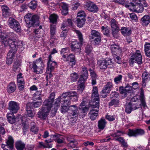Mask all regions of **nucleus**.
Returning a JSON list of instances; mask_svg holds the SVG:
<instances>
[{"label":"nucleus","instance_id":"f257e3e1","mask_svg":"<svg viewBox=\"0 0 150 150\" xmlns=\"http://www.w3.org/2000/svg\"><path fill=\"white\" fill-rule=\"evenodd\" d=\"M55 96V93L54 92L52 93L48 98L44 101L42 109L38 112V118L43 119L46 118L52 107Z\"/></svg>","mask_w":150,"mask_h":150},{"label":"nucleus","instance_id":"f03ea898","mask_svg":"<svg viewBox=\"0 0 150 150\" xmlns=\"http://www.w3.org/2000/svg\"><path fill=\"white\" fill-rule=\"evenodd\" d=\"M75 31L79 38V42L77 40L72 42L70 47L72 51L75 53L79 54L81 52V47L83 41V36L80 31L76 30Z\"/></svg>","mask_w":150,"mask_h":150},{"label":"nucleus","instance_id":"7ed1b4c3","mask_svg":"<svg viewBox=\"0 0 150 150\" xmlns=\"http://www.w3.org/2000/svg\"><path fill=\"white\" fill-rule=\"evenodd\" d=\"M73 93H75L73 91L64 92L60 96L56 99V101L53 105L54 108L51 110V114L54 116L56 114L57 110L60 107V103L64 101V100L67 97L70 98V96Z\"/></svg>","mask_w":150,"mask_h":150},{"label":"nucleus","instance_id":"20e7f679","mask_svg":"<svg viewBox=\"0 0 150 150\" xmlns=\"http://www.w3.org/2000/svg\"><path fill=\"white\" fill-rule=\"evenodd\" d=\"M39 16L37 15H32L31 13L26 14L24 16L25 21L27 27H35L39 26Z\"/></svg>","mask_w":150,"mask_h":150},{"label":"nucleus","instance_id":"39448f33","mask_svg":"<svg viewBox=\"0 0 150 150\" xmlns=\"http://www.w3.org/2000/svg\"><path fill=\"white\" fill-rule=\"evenodd\" d=\"M0 38L3 40L2 44H4V47H6V45H8L11 48L9 51H11L12 52L16 53L17 50V41L16 39H9L7 41V38L6 35H0Z\"/></svg>","mask_w":150,"mask_h":150},{"label":"nucleus","instance_id":"423d86ee","mask_svg":"<svg viewBox=\"0 0 150 150\" xmlns=\"http://www.w3.org/2000/svg\"><path fill=\"white\" fill-rule=\"evenodd\" d=\"M142 55L139 50H136V52H133L131 53V57L129 60L130 65H133L134 63L141 64L142 63Z\"/></svg>","mask_w":150,"mask_h":150},{"label":"nucleus","instance_id":"0eeeda50","mask_svg":"<svg viewBox=\"0 0 150 150\" xmlns=\"http://www.w3.org/2000/svg\"><path fill=\"white\" fill-rule=\"evenodd\" d=\"M89 40L90 42L95 45L99 44L101 40L100 33L95 30H92L89 36Z\"/></svg>","mask_w":150,"mask_h":150},{"label":"nucleus","instance_id":"6e6552de","mask_svg":"<svg viewBox=\"0 0 150 150\" xmlns=\"http://www.w3.org/2000/svg\"><path fill=\"white\" fill-rule=\"evenodd\" d=\"M113 64L111 59L106 58L105 59H100L97 61V64L100 70L102 71H104L108 66Z\"/></svg>","mask_w":150,"mask_h":150},{"label":"nucleus","instance_id":"1a4fd4ad","mask_svg":"<svg viewBox=\"0 0 150 150\" xmlns=\"http://www.w3.org/2000/svg\"><path fill=\"white\" fill-rule=\"evenodd\" d=\"M93 109L90 110L88 116L92 120H94L98 117L99 104H90Z\"/></svg>","mask_w":150,"mask_h":150},{"label":"nucleus","instance_id":"9d476101","mask_svg":"<svg viewBox=\"0 0 150 150\" xmlns=\"http://www.w3.org/2000/svg\"><path fill=\"white\" fill-rule=\"evenodd\" d=\"M8 24L10 28L17 32H20L21 30L19 23L16 20L13 18H9Z\"/></svg>","mask_w":150,"mask_h":150},{"label":"nucleus","instance_id":"9b49d317","mask_svg":"<svg viewBox=\"0 0 150 150\" xmlns=\"http://www.w3.org/2000/svg\"><path fill=\"white\" fill-rule=\"evenodd\" d=\"M145 131L144 129L141 128L128 129L127 135L129 137H137L138 136H142L144 134Z\"/></svg>","mask_w":150,"mask_h":150},{"label":"nucleus","instance_id":"f8f14e48","mask_svg":"<svg viewBox=\"0 0 150 150\" xmlns=\"http://www.w3.org/2000/svg\"><path fill=\"white\" fill-rule=\"evenodd\" d=\"M113 88V85L112 82H107L100 93L101 97L103 98L106 97Z\"/></svg>","mask_w":150,"mask_h":150},{"label":"nucleus","instance_id":"ddd939ff","mask_svg":"<svg viewBox=\"0 0 150 150\" xmlns=\"http://www.w3.org/2000/svg\"><path fill=\"white\" fill-rule=\"evenodd\" d=\"M91 99L90 104H99V96L98 92L97 87L94 86L93 87L92 92Z\"/></svg>","mask_w":150,"mask_h":150},{"label":"nucleus","instance_id":"4468645a","mask_svg":"<svg viewBox=\"0 0 150 150\" xmlns=\"http://www.w3.org/2000/svg\"><path fill=\"white\" fill-rule=\"evenodd\" d=\"M143 3H137V4L133 3L131 2L129 4H126L125 7L127 8L133 7V10L134 12L139 13H142L144 9L143 6L144 7V6Z\"/></svg>","mask_w":150,"mask_h":150},{"label":"nucleus","instance_id":"2eb2a0df","mask_svg":"<svg viewBox=\"0 0 150 150\" xmlns=\"http://www.w3.org/2000/svg\"><path fill=\"white\" fill-rule=\"evenodd\" d=\"M42 63V58H39L33 62L32 68L34 72L37 74L42 73V67L38 65L39 63Z\"/></svg>","mask_w":150,"mask_h":150},{"label":"nucleus","instance_id":"dca6fc26","mask_svg":"<svg viewBox=\"0 0 150 150\" xmlns=\"http://www.w3.org/2000/svg\"><path fill=\"white\" fill-rule=\"evenodd\" d=\"M85 6L87 9L90 12L96 13L99 11V8L98 6L92 2L86 1Z\"/></svg>","mask_w":150,"mask_h":150},{"label":"nucleus","instance_id":"f3484780","mask_svg":"<svg viewBox=\"0 0 150 150\" xmlns=\"http://www.w3.org/2000/svg\"><path fill=\"white\" fill-rule=\"evenodd\" d=\"M8 105V109L13 113H16L20 109L19 104L16 102L10 101Z\"/></svg>","mask_w":150,"mask_h":150},{"label":"nucleus","instance_id":"a211bd4d","mask_svg":"<svg viewBox=\"0 0 150 150\" xmlns=\"http://www.w3.org/2000/svg\"><path fill=\"white\" fill-rule=\"evenodd\" d=\"M132 90L131 86H129L127 85L125 87L121 86L119 87V92L122 97L125 98L127 96L128 93L131 92Z\"/></svg>","mask_w":150,"mask_h":150},{"label":"nucleus","instance_id":"6ab92c4d","mask_svg":"<svg viewBox=\"0 0 150 150\" xmlns=\"http://www.w3.org/2000/svg\"><path fill=\"white\" fill-rule=\"evenodd\" d=\"M142 85L143 87L144 88L146 86V83L150 80V74L146 70L142 73Z\"/></svg>","mask_w":150,"mask_h":150},{"label":"nucleus","instance_id":"aec40b11","mask_svg":"<svg viewBox=\"0 0 150 150\" xmlns=\"http://www.w3.org/2000/svg\"><path fill=\"white\" fill-rule=\"evenodd\" d=\"M69 116H74L75 117H78L79 110L76 105H71L70 106Z\"/></svg>","mask_w":150,"mask_h":150},{"label":"nucleus","instance_id":"412c9836","mask_svg":"<svg viewBox=\"0 0 150 150\" xmlns=\"http://www.w3.org/2000/svg\"><path fill=\"white\" fill-rule=\"evenodd\" d=\"M39 28L34 29V32L35 34V37L39 38L44 36V31L41 25L38 26Z\"/></svg>","mask_w":150,"mask_h":150},{"label":"nucleus","instance_id":"4be33fe9","mask_svg":"<svg viewBox=\"0 0 150 150\" xmlns=\"http://www.w3.org/2000/svg\"><path fill=\"white\" fill-rule=\"evenodd\" d=\"M140 23L144 27L147 26L150 23V16L146 15L141 18Z\"/></svg>","mask_w":150,"mask_h":150},{"label":"nucleus","instance_id":"5701e85b","mask_svg":"<svg viewBox=\"0 0 150 150\" xmlns=\"http://www.w3.org/2000/svg\"><path fill=\"white\" fill-rule=\"evenodd\" d=\"M14 140L13 137L10 135H8V139H6V144H2L1 148H4L5 146L14 147Z\"/></svg>","mask_w":150,"mask_h":150},{"label":"nucleus","instance_id":"b1692460","mask_svg":"<svg viewBox=\"0 0 150 150\" xmlns=\"http://www.w3.org/2000/svg\"><path fill=\"white\" fill-rule=\"evenodd\" d=\"M87 69L85 67H83L82 69L81 74L79 78V81H86L88 78V76Z\"/></svg>","mask_w":150,"mask_h":150},{"label":"nucleus","instance_id":"393cba45","mask_svg":"<svg viewBox=\"0 0 150 150\" xmlns=\"http://www.w3.org/2000/svg\"><path fill=\"white\" fill-rule=\"evenodd\" d=\"M59 8L61 10L62 15H66L68 12V6L64 3H61L59 4Z\"/></svg>","mask_w":150,"mask_h":150},{"label":"nucleus","instance_id":"a878e982","mask_svg":"<svg viewBox=\"0 0 150 150\" xmlns=\"http://www.w3.org/2000/svg\"><path fill=\"white\" fill-rule=\"evenodd\" d=\"M57 67V63L55 61L47 63V71L52 72Z\"/></svg>","mask_w":150,"mask_h":150},{"label":"nucleus","instance_id":"bb28decb","mask_svg":"<svg viewBox=\"0 0 150 150\" xmlns=\"http://www.w3.org/2000/svg\"><path fill=\"white\" fill-rule=\"evenodd\" d=\"M16 89V86L14 82H10L7 87V91L10 93L14 92Z\"/></svg>","mask_w":150,"mask_h":150},{"label":"nucleus","instance_id":"cd10ccee","mask_svg":"<svg viewBox=\"0 0 150 150\" xmlns=\"http://www.w3.org/2000/svg\"><path fill=\"white\" fill-rule=\"evenodd\" d=\"M120 31L122 35L125 37L130 36L132 33L131 29L127 27H122L120 29Z\"/></svg>","mask_w":150,"mask_h":150},{"label":"nucleus","instance_id":"c85d7f7f","mask_svg":"<svg viewBox=\"0 0 150 150\" xmlns=\"http://www.w3.org/2000/svg\"><path fill=\"white\" fill-rule=\"evenodd\" d=\"M110 50L112 55H115L118 52H120L121 50L119 46L116 44L112 45L110 46Z\"/></svg>","mask_w":150,"mask_h":150},{"label":"nucleus","instance_id":"c756f323","mask_svg":"<svg viewBox=\"0 0 150 150\" xmlns=\"http://www.w3.org/2000/svg\"><path fill=\"white\" fill-rule=\"evenodd\" d=\"M16 53L12 52L11 51H9L8 53L6 59V63L7 64L10 65L13 62V57Z\"/></svg>","mask_w":150,"mask_h":150},{"label":"nucleus","instance_id":"7c9ffc66","mask_svg":"<svg viewBox=\"0 0 150 150\" xmlns=\"http://www.w3.org/2000/svg\"><path fill=\"white\" fill-rule=\"evenodd\" d=\"M22 117L21 115H19L17 117H15L12 115V116H8L7 119L8 121L10 123L13 124L16 122L18 121L20 119H21Z\"/></svg>","mask_w":150,"mask_h":150},{"label":"nucleus","instance_id":"2f4dec72","mask_svg":"<svg viewBox=\"0 0 150 150\" xmlns=\"http://www.w3.org/2000/svg\"><path fill=\"white\" fill-rule=\"evenodd\" d=\"M2 15L4 17H8L11 13L10 9L6 6L3 5L1 7Z\"/></svg>","mask_w":150,"mask_h":150},{"label":"nucleus","instance_id":"473e14b6","mask_svg":"<svg viewBox=\"0 0 150 150\" xmlns=\"http://www.w3.org/2000/svg\"><path fill=\"white\" fill-rule=\"evenodd\" d=\"M98 127L99 129L100 130H103L106 126L107 122L104 119L101 118L98 121Z\"/></svg>","mask_w":150,"mask_h":150},{"label":"nucleus","instance_id":"72a5a7b5","mask_svg":"<svg viewBox=\"0 0 150 150\" xmlns=\"http://www.w3.org/2000/svg\"><path fill=\"white\" fill-rule=\"evenodd\" d=\"M120 104V99L119 98H115L112 99L109 103L108 105L110 106H114L115 107L119 106Z\"/></svg>","mask_w":150,"mask_h":150},{"label":"nucleus","instance_id":"f704fd0d","mask_svg":"<svg viewBox=\"0 0 150 150\" xmlns=\"http://www.w3.org/2000/svg\"><path fill=\"white\" fill-rule=\"evenodd\" d=\"M66 26L65 25H62L61 27L62 31L61 33L60 37L62 40H64L67 35L68 30L67 28H65Z\"/></svg>","mask_w":150,"mask_h":150},{"label":"nucleus","instance_id":"c9c22d12","mask_svg":"<svg viewBox=\"0 0 150 150\" xmlns=\"http://www.w3.org/2000/svg\"><path fill=\"white\" fill-rule=\"evenodd\" d=\"M25 146V144L21 141H17L15 144V147L17 150H24Z\"/></svg>","mask_w":150,"mask_h":150},{"label":"nucleus","instance_id":"e433bc0d","mask_svg":"<svg viewBox=\"0 0 150 150\" xmlns=\"http://www.w3.org/2000/svg\"><path fill=\"white\" fill-rule=\"evenodd\" d=\"M56 25H51L50 27V38L54 40H57L55 35L56 33Z\"/></svg>","mask_w":150,"mask_h":150},{"label":"nucleus","instance_id":"4c0bfd02","mask_svg":"<svg viewBox=\"0 0 150 150\" xmlns=\"http://www.w3.org/2000/svg\"><path fill=\"white\" fill-rule=\"evenodd\" d=\"M65 59H66V61H70V62L71 63V64L72 65L75 64L76 60L74 54H71L67 55L66 58Z\"/></svg>","mask_w":150,"mask_h":150},{"label":"nucleus","instance_id":"58836bf2","mask_svg":"<svg viewBox=\"0 0 150 150\" xmlns=\"http://www.w3.org/2000/svg\"><path fill=\"white\" fill-rule=\"evenodd\" d=\"M144 47L145 54L147 57H150V43L146 42Z\"/></svg>","mask_w":150,"mask_h":150},{"label":"nucleus","instance_id":"ea45409f","mask_svg":"<svg viewBox=\"0 0 150 150\" xmlns=\"http://www.w3.org/2000/svg\"><path fill=\"white\" fill-rule=\"evenodd\" d=\"M69 52V48L68 47L62 48L60 51L61 54L64 58H66Z\"/></svg>","mask_w":150,"mask_h":150},{"label":"nucleus","instance_id":"a19ab883","mask_svg":"<svg viewBox=\"0 0 150 150\" xmlns=\"http://www.w3.org/2000/svg\"><path fill=\"white\" fill-rule=\"evenodd\" d=\"M30 131L34 134H36L38 133L39 128L35 125V123H31L30 124Z\"/></svg>","mask_w":150,"mask_h":150},{"label":"nucleus","instance_id":"79ce46f5","mask_svg":"<svg viewBox=\"0 0 150 150\" xmlns=\"http://www.w3.org/2000/svg\"><path fill=\"white\" fill-rule=\"evenodd\" d=\"M42 91H37L35 92V93L33 95V99L34 100H41V95Z\"/></svg>","mask_w":150,"mask_h":150},{"label":"nucleus","instance_id":"37998d69","mask_svg":"<svg viewBox=\"0 0 150 150\" xmlns=\"http://www.w3.org/2000/svg\"><path fill=\"white\" fill-rule=\"evenodd\" d=\"M86 20V19L76 18V21L77 26L79 28L82 27L85 24Z\"/></svg>","mask_w":150,"mask_h":150},{"label":"nucleus","instance_id":"c03bdc74","mask_svg":"<svg viewBox=\"0 0 150 150\" xmlns=\"http://www.w3.org/2000/svg\"><path fill=\"white\" fill-rule=\"evenodd\" d=\"M6 35L7 38V41H8V40L9 39H16L15 38H16V35L13 32H9L7 33V35L4 34H1L0 35Z\"/></svg>","mask_w":150,"mask_h":150},{"label":"nucleus","instance_id":"a18cd8bd","mask_svg":"<svg viewBox=\"0 0 150 150\" xmlns=\"http://www.w3.org/2000/svg\"><path fill=\"white\" fill-rule=\"evenodd\" d=\"M69 107L70 106H67L66 105H62L60 108V110L62 113L65 114L69 110Z\"/></svg>","mask_w":150,"mask_h":150},{"label":"nucleus","instance_id":"49530a36","mask_svg":"<svg viewBox=\"0 0 150 150\" xmlns=\"http://www.w3.org/2000/svg\"><path fill=\"white\" fill-rule=\"evenodd\" d=\"M88 110V108L86 106L82 108L81 109V112L80 113V114L81 113V114L79 115L80 117L83 118L87 114V112Z\"/></svg>","mask_w":150,"mask_h":150},{"label":"nucleus","instance_id":"de8ad7c7","mask_svg":"<svg viewBox=\"0 0 150 150\" xmlns=\"http://www.w3.org/2000/svg\"><path fill=\"white\" fill-rule=\"evenodd\" d=\"M38 143V147L40 148H52V144H51L45 145L42 142H39Z\"/></svg>","mask_w":150,"mask_h":150},{"label":"nucleus","instance_id":"09e8293b","mask_svg":"<svg viewBox=\"0 0 150 150\" xmlns=\"http://www.w3.org/2000/svg\"><path fill=\"white\" fill-rule=\"evenodd\" d=\"M124 134V132L123 131L117 130L116 132L112 133L111 134V136L113 137H120V136Z\"/></svg>","mask_w":150,"mask_h":150},{"label":"nucleus","instance_id":"8fccbe9b","mask_svg":"<svg viewBox=\"0 0 150 150\" xmlns=\"http://www.w3.org/2000/svg\"><path fill=\"white\" fill-rule=\"evenodd\" d=\"M17 84L22 83L25 84V82L24 79L22 76V74L20 73L17 76Z\"/></svg>","mask_w":150,"mask_h":150},{"label":"nucleus","instance_id":"3c124183","mask_svg":"<svg viewBox=\"0 0 150 150\" xmlns=\"http://www.w3.org/2000/svg\"><path fill=\"white\" fill-rule=\"evenodd\" d=\"M58 17V16L55 14H52L50 15L49 18L50 22L53 23H56Z\"/></svg>","mask_w":150,"mask_h":150},{"label":"nucleus","instance_id":"603ef678","mask_svg":"<svg viewBox=\"0 0 150 150\" xmlns=\"http://www.w3.org/2000/svg\"><path fill=\"white\" fill-rule=\"evenodd\" d=\"M85 81H79V80L78 83H79L78 88V90L79 91H82L85 88Z\"/></svg>","mask_w":150,"mask_h":150},{"label":"nucleus","instance_id":"864d4df0","mask_svg":"<svg viewBox=\"0 0 150 150\" xmlns=\"http://www.w3.org/2000/svg\"><path fill=\"white\" fill-rule=\"evenodd\" d=\"M122 76L120 74L116 76L114 79V81L115 83L116 84L122 82Z\"/></svg>","mask_w":150,"mask_h":150},{"label":"nucleus","instance_id":"5fc2aeb1","mask_svg":"<svg viewBox=\"0 0 150 150\" xmlns=\"http://www.w3.org/2000/svg\"><path fill=\"white\" fill-rule=\"evenodd\" d=\"M91 79H97L98 76L95 71L91 69H89Z\"/></svg>","mask_w":150,"mask_h":150},{"label":"nucleus","instance_id":"6e6d98bb","mask_svg":"<svg viewBox=\"0 0 150 150\" xmlns=\"http://www.w3.org/2000/svg\"><path fill=\"white\" fill-rule=\"evenodd\" d=\"M110 23L111 26L113 29L119 28L118 26V23L115 19H112Z\"/></svg>","mask_w":150,"mask_h":150},{"label":"nucleus","instance_id":"4d7b16f0","mask_svg":"<svg viewBox=\"0 0 150 150\" xmlns=\"http://www.w3.org/2000/svg\"><path fill=\"white\" fill-rule=\"evenodd\" d=\"M37 5L36 1L35 0H33L29 3L28 6L31 9H34L36 8Z\"/></svg>","mask_w":150,"mask_h":150},{"label":"nucleus","instance_id":"13d9d810","mask_svg":"<svg viewBox=\"0 0 150 150\" xmlns=\"http://www.w3.org/2000/svg\"><path fill=\"white\" fill-rule=\"evenodd\" d=\"M70 76L71 81L73 82L76 81L78 78V75L77 73L75 72L71 74Z\"/></svg>","mask_w":150,"mask_h":150},{"label":"nucleus","instance_id":"bf43d9fd","mask_svg":"<svg viewBox=\"0 0 150 150\" xmlns=\"http://www.w3.org/2000/svg\"><path fill=\"white\" fill-rule=\"evenodd\" d=\"M101 29L104 35L107 36L109 35V30L108 27H105L104 26H102L101 27Z\"/></svg>","mask_w":150,"mask_h":150},{"label":"nucleus","instance_id":"052dcab7","mask_svg":"<svg viewBox=\"0 0 150 150\" xmlns=\"http://www.w3.org/2000/svg\"><path fill=\"white\" fill-rule=\"evenodd\" d=\"M86 16L85 12L83 11H81L78 12L76 18L85 19Z\"/></svg>","mask_w":150,"mask_h":150},{"label":"nucleus","instance_id":"680f3d73","mask_svg":"<svg viewBox=\"0 0 150 150\" xmlns=\"http://www.w3.org/2000/svg\"><path fill=\"white\" fill-rule=\"evenodd\" d=\"M119 28L116 29H114L112 30V35L113 37L115 38H117L118 37V34L120 30Z\"/></svg>","mask_w":150,"mask_h":150},{"label":"nucleus","instance_id":"e2e57ef3","mask_svg":"<svg viewBox=\"0 0 150 150\" xmlns=\"http://www.w3.org/2000/svg\"><path fill=\"white\" fill-rule=\"evenodd\" d=\"M73 92H75V93H73V94H71V95L70 96V100L72 99V101L75 102L77 100L78 97L76 92L74 91Z\"/></svg>","mask_w":150,"mask_h":150},{"label":"nucleus","instance_id":"0e129e2a","mask_svg":"<svg viewBox=\"0 0 150 150\" xmlns=\"http://www.w3.org/2000/svg\"><path fill=\"white\" fill-rule=\"evenodd\" d=\"M134 3H133L137 4V3H141V4L143 3L144 6V7H146L148 6L147 4L146 3L145 0H133Z\"/></svg>","mask_w":150,"mask_h":150},{"label":"nucleus","instance_id":"69168bd1","mask_svg":"<svg viewBox=\"0 0 150 150\" xmlns=\"http://www.w3.org/2000/svg\"><path fill=\"white\" fill-rule=\"evenodd\" d=\"M74 142V140L70 141L67 144L68 147L70 149H73L76 147V145L75 144Z\"/></svg>","mask_w":150,"mask_h":150},{"label":"nucleus","instance_id":"338daca9","mask_svg":"<svg viewBox=\"0 0 150 150\" xmlns=\"http://www.w3.org/2000/svg\"><path fill=\"white\" fill-rule=\"evenodd\" d=\"M62 105H66L68 106H70L71 104V100L70 98L69 99L64 100V101H62V103H60Z\"/></svg>","mask_w":150,"mask_h":150},{"label":"nucleus","instance_id":"774afa93","mask_svg":"<svg viewBox=\"0 0 150 150\" xmlns=\"http://www.w3.org/2000/svg\"><path fill=\"white\" fill-rule=\"evenodd\" d=\"M132 108L131 105H128L126 106L125 112L127 114H130L132 111Z\"/></svg>","mask_w":150,"mask_h":150}]
</instances>
